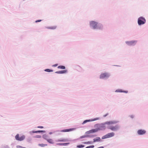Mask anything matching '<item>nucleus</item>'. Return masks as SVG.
<instances>
[{
  "instance_id": "nucleus-1",
  "label": "nucleus",
  "mask_w": 148,
  "mask_h": 148,
  "mask_svg": "<svg viewBox=\"0 0 148 148\" xmlns=\"http://www.w3.org/2000/svg\"><path fill=\"white\" fill-rule=\"evenodd\" d=\"M117 122H118L116 121H110L105 122L100 125H97L99 126V128H98L99 130H105L107 127L108 129L113 131H116L119 129V126L118 125L113 126L111 125L116 124Z\"/></svg>"
},
{
  "instance_id": "nucleus-2",
  "label": "nucleus",
  "mask_w": 148,
  "mask_h": 148,
  "mask_svg": "<svg viewBox=\"0 0 148 148\" xmlns=\"http://www.w3.org/2000/svg\"><path fill=\"white\" fill-rule=\"evenodd\" d=\"M90 23V26L94 29H100L102 27L101 25L98 24L97 23L93 21H91Z\"/></svg>"
},
{
  "instance_id": "nucleus-3",
  "label": "nucleus",
  "mask_w": 148,
  "mask_h": 148,
  "mask_svg": "<svg viewBox=\"0 0 148 148\" xmlns=\"http://www.w3.org/2000/svg\"><path fill=\"white\" fill-rule=\"evenodd\" d=\"M145 19L143 17H140L138 18V23L139 25L144 24L145 23Z\"/></svg>"
},
{
  "instance_id": "nucleus-4",
  "label": "nucleus",
  "mask_w": 148,
  "mask_h": 148,
  "mask_svg": "<svg viewBox=\"0 0 148 148\" xmlns=\"http://www.w3.org/2000/svg\"><path fill=\"white\" fill-rule=\"evenodd\" d=\"M114 135V132H111L109 133L106 135L103 136L101 138L102 139H104L107 138H109L113 136Z\"/></svg>"
},
{
  "instance_id": "nucleus-5",
  "label": "nucleus",
  "mask_w": 148,
  "mask_h": 148,
  "mask_svg": "<svg viewBox=\"0 0 148 148\" xmlns=\"http://www.w3.org/2000/svg\"><path fill=\"white\" fill-rule=\"evenodd\" d=\"M25 137L24 135H22L21 136L19 137V135L17 134L15 136V139L16 140L19 141H22L24 140L25 138Z\"/></svg>"
},
{
  "instance_id": "nucleus-6",
  "label": "nucleus",
  "mask_w": 148,
  "mask_h": 148,
  "mask_svg": "<svg viewBox=\"0 0 148 148\" xmlns=\"http://www.w3.org/2000/svg\"><path fill=\"white\" fill-rule=\"evenodd\" d=\"M109 76V74L106 73H104L101 74L100 76V79H104L105 78L108 77Z\"/></svg>"
},
{
  "instance_id": "nucleus-7",
  "label": "nucleus",
  "mask_w": 148,
  "mask_h": 148,
  "mask_svg": "<svg viewBox=\"0 0 148 148\" xmlns=\"http://www.w3.org/2000/svg\"><path fill=\"white\" fill-rule=\"evenodd\" d=\"M126 43L129 45H134L136 43L135 41H127L126 42Z\"/></svg>"
},
{
  "instance_id": "nucleus-8",
  "label": "nucleus",
  "mask_w": 148,
  "mask_h": 148,
  "mask_svg": "<svg viewBox=\"0 0 148 148\" xmlns=\"http://www.w3.org/2000/svg\"><path fill=\"white\" fill-rule=\"evenodd\" d=\"M99 129L98 128L93 129L89 130L87 132L88 134L92 133L97 132L99 131Z\"/></svg>"
},
{
  "instance_id": "nucleus-9",
  "label": "nucleus",
  "mask_w": 148,
  "mask_h": 148,
  "mask_svg": "<svg viewBox=\"0 0 148 148\" xmlns=\"http://www.w3.org/2000/svg\"><path fill=\"white\" fill-rule=\"evenodd\" d=\"M146 132L145 130H139L137 132V133L139 135L144 134Z\"/></svg>"
},
{
  "instance_id": "nucleus-10",
  "label": "nucleus",
  "mask_w": 148,
  "mask_h": 148,
  "mask_svg": "<svg viewBox=\"0 0 148 148\" xmlns=\"http://www.w3.org/2000/svg\"><path fill=\"white\" fill-rule=\"evenodd\" d=\"M92 119V120H90V119L86 120H85L82 123V124H85V123H86L87 122L93 121H94L96 120H97V119Z\"/></svg>"
},
{
  "instance_id": "nucleus-11",
  "label": "nucleus",
  "mask_w": 148,
  "mask_h": 148,
  "mask_svg": "<svg viewBox=\"0 0 148 148\" xmlns=\"http://www.w3.org/2000/svg\"><path fill=\"white\" fill-rule=\"evenodd\" d=\"M67 72L66 70H62L59 71H56L55 73H59V74H62V73H66Z\"/></svg>"
},
{
  "instance_id": "nucleus-12",
  "label": "nucleus",
  "mask_w": 148,
  "mask_h": 148,
  "mask_svg": "<svg viewBox=\"0 0 148 148\" xmlns=\"http://www.w3.org/2000/svg\"><path fill=\"white\" fill-rule=\"evenodd\" d=\"M73 130L74 129L73 128H71V129H68L62 130L61 131V132H69L70 131H73Z\"/></svg>"
},
{
  "instance_id": "nucleus-13",
  "label": "nucleus",
  "mask_w": 148,
  "mask_h": 148,
  "mask_svg": "<svg viewBox=\"0 0 148 148\" xmlns=\"http://www.w3.org/2000/svg\"><path fill=\"white\" fill-rule=\"evenodd\" d=\"M101 141V139L99 137H97L96 138L93 139V142H99Z\"/></svg>"
},
{
  "instance_id": "nucleus-14",
  "label": "nucleus",
  "mask_w": 148,
  "mask_h": 148,
  "mask_svg": "<svg viewBox=\"0 0 148 148\" xmlns=\"http://www.w3.org/2000/svg\"><path fill=\"white\" fill-rule=\"evenodd\" d=\"M115 92H124L125 93H127L128 92V91H123L121 89H118L116 90L115 91Z\"/></svg>"
},
{
  "instance_id": "nucleus-15",
  "label": "nucleus",
  "mask_w": 148,
  "mask_h": 148,
  "mask_svg": "<svg viewBox=\"0 0 148 148\" xmlns=\"http://www.w3.org/2000/svg\"><path fill=\"white\" fill-rule=\"evenodd\" d=\"M47 141L49 143H51V144L53 143V141L52 139H47Z\"/></svg>"
},
{
  "instance_id": "nucleus-16",
  "label": "nucleus",
  "mask_w": 148,
  "mask_h": 148,
  "mask_svg": "<svg viewBox=\"0 0 148 148\" xmlns=\"http://www.w3.org/2000/svg\"><path fill=\"white\" fill-rule=\"evenodd\" d=\"M58 68L61 69H65V67L64 66H58Z\"/></svg>"
},
{
  "instance_id": "nucleus-17",
  "label": "nucleus",
  "mask_w": 148,
  "mask_h": 148,
  "mask_svg": "<svg viewBox=\"0 0 148 148\" xmlns=\"http://www.w3.org/2000/svg\"><path fill=\"white\" fill-rule=\"evenodd\" d=\"M38 145L40 147H44L45 146H47V144H39Z\"/></svg>"
},
{
  "instance_id": "nucleus-18",
  "label": "nucleus",
  "mask_w": 148,
  "mask_h": 148,
  "mask_svg": "<svg viewBox=\"0 0 148 148\" xmlns=\"http://www.w3.org/2000/svg\"><path fill=\"white\" fill-rule=\"evenodd\" d=\"M48 29H55L56 28V26H53L52 27H48L47 28Z\"/></svg>"
},
{
  "instance_id": "nucleus-19",
  "label": "nucleus",
  "mask_w": 148,
  "mask_h": 148,
  "mask_svg": "<svg viewBox=\"0 0 148 148\" xmlns=\"http://www.w3.org/2000/svg\"><path fill=\"white\" fill-rule=\"evenodd\" d=\"M44 131L42 130H38V131H33L32 132L33 133H40V132H44Z\"/></svg>"
},
{
  "instance_id": "nucleus-20",
  "label": "nucleus",
  "mask_w": 148,
  "mask_h": 148,
  "mask_svg": "<svg viewBox=\"0 0 148 148\" xmlns=\"http://www.w3.org/2000/svg\"><path fill=\"white\" fill-rule=\"evenodd\" d=\"M92 143L90 141L86 142L83 143L85 144H92Z\"/></svg>"
},
{
  "instance_id": "nucleus-21",
  "label": "nucleus",
  "mask_w": 148,
  "mask_h": 148,
  "mask_svg": "<svg viewBox=\"0 0 148 148\" xmlns=\"http://www.w3.org/2000/svg\"><path fill=\"white\" fill-rule=\"evenodd\" d=\"M45 71L46 72H53V71L52 70L49 69H47L45 70Z\"/></svg>"
},
{
  "instance_id": "nucleus-22",
  "label": "nucleus",
  "mask_w": 148,
  "mask_h": 148,
  "mask_svg": "<svg viewBox=\"0 0 148 148\" xmlns=\"http://www.w3.org/2000/svg\"><path fill=\"white\" fill-rule=\"evenodd\" d=\"M77 147L78 148H81L84 147V146L83 145H77Z\"/></svg>"
},
{
  "instance_id": "nucleus-23",
  "label": "nucleus",
  "mask_w": 148,
  "mask_h": 148,
  "mask_svg": "<svg viewBox=\"0 0 148 148\" xmlns=\"http://www.w3.org/2000/svg\"><path fill=\"white\" fill-rule=\"evenodd\" d=\"M66 141V140L65 139H62L60 140H58L57 141V142H64Z\"/></svg>"
},
{
  "instance_id": "nucleus-24",
  "label": "nucleus",
  "mask_w": 148,
  "mask_h": 148,
  "mask_svg": "<svg viewBox=\"0 0 148 148\" xmlns=\"http://www.w3.org/2000/svg\"><path fill=\"white\" fill-rule=\"evenodd\" d=\"M94 147V145H91L86 147L85 148H93Z\"/></svg>"
},
{
  "instance_id": "nucleus-25",
  "label": "nucleus",
  "mask_w": 148,
  "mask_h": 148,
  "mask_svg": "<svg viewBox=\"0 0 148 148\" xmlns=\"http://www.w3.org/2000/svg\"><path fill=\"white\" fill-rule=\"evenodd\" d=\"M17 148H22L23 147H22L20 145H17L16 147Z\"/></svg>"
},
{
  "instance_id": "nucleus-26",
  "label": "nucleus",
  "mask_w": 148,
  "mask_h": 148,
  "mask_svg": "<svg viewBox=\"0 0 148 148\" xmlns=\"http://www.w3.org/2000/svg\"><path fill=\"white\" fill-rule=\"evenodd\" d=\"M69 144V143H63V145L66 146Z\"/></svg>"
},
{
  "instance_id": "nucleus-27",
  "label": "nucleus",
  "mask_w": 148,
  "mask_h": 148,
  "mask_svg": "<svg viewBox=\"0 0 148 148\" xmlns=\"http://www.w3.org/2000/svg\"><path fill=\"white\" fill-rule=\"evenodd\" d=\"M41 21V20H36V21L35 22L36 23H37V22H40Z\"/></svg>"
},
{
  "instance_id": "nucleus-28",
  "label": "nucleus",
  "mask_w": 148,
  "mask_h": 148,
  "mask_svg": "<svg viewBox=\"0 0 148 148\" xmlns=\"http://www.w3.org/2000/svg\"><path fill=\"white\" fill-rule=\"evenodd\" d=\"M57 145H63V143H57Z\"/></svg>"
},
{
  "instance_id": "nucleus-29",
  "label": "nucleus",
  "mask_w": 148,
  "mask_h": 148,
  "mask_svg": "<svg viewBox=\"0 0 148 148\" xmlns=\"http://www.w3.org/2000/svg\"><path fill=\"white\" fill-rule=\"evenodd\" d=\"M38 128H43V126H38L37 127Z\"/></svg>"
},
{
  "instance_id": "nucleus-30",
  "label": "nucleus",
  "mask_w": 148,
  "mask_h": 148,
  "mask_svg": "<svg viewBox=\"0 0 148 148\" xmlns=\"http://www.w3.org/2000/svg\"><path fill=\"white\" fill-rule=\"evenodd\" d=\"M58 65V64H55L53 65V66L54 67H56V66H57Z\"/></svg>"
},
{
  "instance_id": "nucleus-31",
  "label": "nucleus",
  "mask_w": 148,
  "mask_h": 148,
  "mask_svg": "<svg viewBox=\"0 0 148 148\" xmlns=\"http://www.w3.org/2000/svg\"><path fill=\"white\" fill-rule=\"evenodd\" d=\"M108 113H107L105 115H103V117H106V116L107 115H108Z\"/></svg>"
},
{
  "instance_id": "nucleus-32",
  "label": "nucleus",
  "mask_w": 148,
  "mask_h": 148,
  "mask_svg": "<svg viewBox=\"0 0 148 148\" xmlns=\"http://www.w3.org/2000/svg\"><path fill=\"white\" fill-rule=\"evenodd\" d=\"M86 137V136H82V137H81V138H84V137Z\"/></svg>"
},
{
  "instance_id": "nucleus-33",
  "label": "nucleus",
  "mask_w": 148,
  "mask_h": 148,
  "mask_svg": "<svg viewBox=\"0 0 148 148\" xmlns=\"http://www.w3.org/2000/svg\"><path fill=\"white\" fill-rule=\"evenodd\" d=\"M22 148H26V147H23Z\"/></svg>"
}]
</instances>
